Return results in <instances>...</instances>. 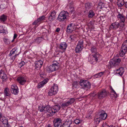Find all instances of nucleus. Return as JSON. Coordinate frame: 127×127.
<instances>
[{
	"label": "nucleus",
	"mask_w": 127,
	"mask_h": 127,
	"mask_svg": "<svg viewBox=\"0 0 127 127\" xmlns=\"http://www.w3.org/2000/svg\"><path fill=\"white\" fill-rule=\"evenodd\" d=\"M53 64L48 67L46 70L48 72H53L58 69L60 65V61L59 60H54L53 62Z\"/></svg>",
	"instance_id": "obj_1"
},
{
	"label": "nucleus",
	"mask_w": 127,
	"mask_h": 127,
	"mask_svg": "<svg viewBox=\"0 0 127 127\" xmlns=\"http://www.w3.org/2000/svg\"><path fill=\"white\" fill-rule=\"evenodd\" d=\"M60 106L59 105H55L52 107H50L49 106V116H51L60 110Z\"/></svg>",
	"instance_id": "obj_2"
},
{
	"label": "nucleus",
	"mask_w": 127,
	"mask_h": 127,
	"mask_svg": "<svg viewBox=\"0 0 127 127\" xmlns=\"http://www.w3.org/2000/svg\"><path fill=\"white\" fill-rule=\"evenodd\" d=\"M68 16V13L67 11H63L59 14L57 20L60 22L63 21L67 18Z\"/></svg>",
	"instance_id": "obj_3"
},
{
	"label": "nucleus",
	"mask_w": 127,
	"mask_h": 127,
	"mask_svg": "<svg viewBox=\"0 0 127 127\" xmlns=\"http://www.w3.org/2000/svg\"><path fill=\"white\" fill-rule=\"evenodd\" d=\"M107 116V114L105 113L104 111V110H101L99 116L98 117H97V116H95V121L99 123L102 119L105 120Z\"/></svg>",
	"instance_id": "obj_4"
},
{
	"label": "nucleus",
	"mask_w": 127,
	"mask_h": 127,
	"mask_svg": "<svg viewBox=\"0 0 127 127\" xmlns=\"http://www.w3.org/2000/svg\"><path fill=\"white\" fill-rule=\"evenodd\" d=\"M121 62V59L117 57H115L111 60L109 63V65L111 67L119 65Z\"/></svg>",
	"instance_id": "obj_5"
},
{
	"label": "nucleus",
	"mask_w": 127,
	"mask_h": 127,
	"mask_svg": "<svg viewBox=\"0 0 127 127\" xmlns=\"http://www.w3.org/2000/svg\"><path fill=\"white\" fill-rule=\"evenodd\" d=\"M79 83L82 88L85 89L90 88L91 83L87 80H81L79 82Z\"/></svg>",
	"instance_id": "obj_6"
},
{
	"label": "nucleus",
	"mask_w": 127,
	"mask_h": 127,
	"mask_svg": "<svg viewBox=\"0 0 127 127\" xmlns=\"http://www.w3.org/2000/svg\"><path fill=\"white\" fill-rule=\"evenodd\" d=\"M127 51V40H125L123 42L119 54L121 57L123 56Z\"/></svg>",
	"instance_id": "obj_7"
},
{
	"label": "nucleus",
	"mask_w": 127,
	"mask_h": 127,
	"mask_svg": "<svg viewBox=\"0 0 127 127\" xmlns=\"http://www.w3.org/2000/svg\"><path fill=\"white\" fill-rule=\"evenodd\" d=\"M58 89V86L57 85L54 84L49 90L48 92L49 95L52 96L55 95L57 93Z\"/></svg>",
	"instance_id": "obj_8"
},
{
	"label": "nucleus",
	"mask_w": 127,
	"mask_h": 127,
	"mask_svg": "<svg viewBox=\"0 0 127 127\" xmlns=\"http://www.w3.org/2000/svg\"><path fill=\"white\" fill-rule=\"evenodd\" d=\"M83 40L81 39L78 41L75 49L76 53H80L82 50L83 48Z\"/></svg>",
	"instance_id": "obj_9"
},
{
	"label": "nucleus",
	"mask_w": 127,
	"mask_h": 127,
	"mask_svg": "<svg viewBox=\"0 0 127 127\" xmlns=\"http://www.w3.org/2000/svg\"><path fill=\"white\" fill-rule=\"evenodd\" d=\"M100 57V55L97 53L94 55L91 54L89 57V61L91 62L93 61L91 63H92L95 62H98V60Z\"/></svg>",
	"instance_id": "obj_10"
},
{
	"label": "nucleus",
	"mask_w": 127,
	"mask_h": 127,
	"mask_svg": "<svg viewBox=\"0 0 127 127\" xmlns=\"http://www.w3.org/2000/svg\"><path fill=\"white\" fill-rule=\"evenodd\" d=\"M8 120L7 118L3 116L0 120V127H5V126L7 125Z\"/></svg>",
	"instance_id": "obj_11"
},
{
	"label": "nucleus",
	"mask_w": 127,
	"mask_h": 127,
	"mask_svg": "<svg viewBox=\"0 0 127 127\" xmlns=\"http://www.w3.org/2000/svg\"><path fill=\"white\" fill-rule=\"evenodd\" d=\"M49 106H47L45 107L43 106L42 105L38 106V110L41 112H44L45 113H46L47 115L49 116Z\"/></svg>",
	"instance_id": "obj_12"
},
{
	"label": "nucleus",
	"mask_w": 127,
	"mask_h": 127,
	"mask_svg": "<svg viewBox=\"0 0 127 127\" xmlns=\"http://www.w3.org/2000/svg\"><path fill=\"white\" fill-rule=\"evenodd\" d=\"M107 95V92L105 90L99 92L97 95L98 98L99 99H102L106 96Z\"/></svg>",
	"instance_id": "obj_13"
},
{
	"label": "nucleus",
	"mask_w": 127,
	"mask_h": 127,
	"mask_svg": "<svg viewBox=\"0 0 127 127\" xmlns=\"http://www.w3.org/2000/svg\"><path fill=\"white\" fill-rule=\"evenodd\" d=\"M55 127H60L62 125V120L60 118H57L54 119L53 121Z\"/></svg>",
	"instance_id": "obj_14"
},
{
	"label": "nucleus",
	"mask_w": 127,
	"mask_h": 127,
	"mask_svg": "<svg viewBox=\"0 0 127 127\" xmlns=\"http://www.w3.org/2000/svg\"><path fill=\"white\" fill-rule=\"evenodd\" d=\"M75 101V99L74 98H70L66 102L62 103V106L64 107L67 106L72 104Z\"/></svg>",
	"instance_id": "obj_15"
},
{
	"label": "nucleus",
	"mask_w": 127,
	"mask_h": 127,
	"mask_svg": "<svg viewBox=\"0 0 127 127\" xmlns=\"http://www.w3.org/2000/svg\"><path fill=\"white\" fill-rule=\"evenodd\" d=\"M10 91L12 93L15 95L17 94L19 92L18 87L15 84L11 86Z\"/></svg>",
	"instance_id": "obj_16"
},
{
	"label": "nucleus",
	"mask_w": 127,
	"mask_h": 127,
	"mask_svg": "<svg viewBox=\"0 0 127 127\" xmlns=\"http://www.w3.org/2000/svg\"><path fill=\"white\" fill-rule=\"evenodd\" d=\"M17 80L20 84L23 85L26 81V77L24 76H21L18 78Z\"/></svg>",
	"instance_id": "obj_17"
},
{
	"label": "nucleus",
	"mask_w": 127,
	"mask_h": 127,
	"mask_svg": "<svg viewBox=\"0 0 127 127\" xmlns=\"http://www.w3.org/2000/svg\"><path fill=\"white\" fill-rule=\"evenodd\" d=\"M56 17V12L55 11H53L51 12L48 17V20L49 21L51 22L55 19Z\"/></svg>",
	"instance_id": "obj_18"
},
{
	"label": "nucleus",
	"mask_w": 127,
	"mask_h": 127,
	"mask_svg": "<svg viewBox=\"0 0 127 127\" xmlns=\"http://www.w3.org/2000/svg\"><path fill=\"white\" fill-rule=\"evenodd\" d=\"M117 17L118 20L120 21V23L125 22V17L123 14L119 13L117 16Z\"/></svg>",
	"instance_id": "obj_19"
},
{
	"label": "nucleus",
	"mask_w": 127,
	"mask_h": 127,
	"mask_svg": "<svg viewBox=\"0 0 127 127\" xmlns=\"http://www.w3.org/2000/svg\"><path fill=\"white\" fill-rule=\"evenodd\" d=\"M43 63V61L40 60L35 61V68L37 69L40 68L41 67Z\"/></svg>",
	"instance_id": "obj_20"
},
{
	"label": "nucleus",
	"mask_w": 127,
	"mask_h": 127,
	"mask_svg": "<svg viewBox=\"0 0 127 127\" xmlns=\"http://www.w3.org/2000/svg\"><path fill=\"white\" fill-rule=\"evenodd\" d=\"M67 46L66 44L64 42L61 43L60 44L59 48L64 51L65 50Z\"/></svg>",
	"instance_id": "obj_21"
},
{
	"label": "nucleus",
	"mask_w": 127,
	"mask_h": 127,
	"mask_svg": "<svg viewBox=\"0 0 127 127\" xmlns=\"http://www.w3.org/2000/svg\"><path fill=\"white\" fill-rule=\"evenodd\" d=\"M7 78L6 74L2 70H1L0 71V78L3 79V81H5Z\"/></svg>",
	"instance_id": "obj_22"
},
{
	"label": "nucleus",
	"mask_w": 127,
	"mask_h": 127,
	"mask_svg": "<svg viewBox=\"0 0 127 127\" xmlns=\"http://www.w3.org/2000/svg\"><path fill=\"white\" fill-rule=\"evenodd\" d=\"M48 81V79H44L43 81L38 84L37 86V88H40L43 87L47 82Z\"/></svg>",
	"instance_id": "obj_23"
},
{
	"label": "nucleus",
	"mask_w": 127,
	"mask_h": 127,
	"mask_svg": "<svg viewBox=\"0 0 127 127\" xmlns=\"http://www.w3.org/2000/svg\"><path fill=\"white\" fill-rule=\"evenodd\" d=\"M4 95L5 97L10 96V93L9 89L8 88H5L4 91Z\"/></svg>",
	"instance_id": "obj_24"
},
{
	"label": "nucleus",
	"mask_w": 127,
	"mask_h": 127,
	"mask_svg": "<svg viewBox=\"0 0 127 127\" xmlns=\"http://www.w3.org/2000/svg\"><path fill=\"white\" fill-rule=\"evenodd\" d=\"M124 71V68L121 67L116 70V74H118L121 76L123 74Z\"/></svg>",
	"instance_id": "obj_25"
},
{
	"label": "nucleus",
	"mask_w": 127,
	"mask_h": 127,
	"mask_svg": "<svg viewBox=\"0 0 127 127\" xmlns=\"http://www.w3.org/2000/svg\"><path fill=\"white\" fill-rule=\"evenodd\" d=\"M72 23H71L68 25L66 29L67 32H71L74 30V28L72 26Z\"/></svg>",
	"instance_id": "obj_26"
},
{
	"label": "nucleus",
	"mask_w": 127,
	"mask_h": 127,
	"mask_svg": "<svg viewBox=\"0 0 127 127\" xmlns=\"http://www.w3.org/2000/svg\"><path fill=\"white\" fill-rule=\"evenodd\" d=\"M72 122L71 121L68 120L65 122L64 123L61 125L60 127H69Z\"/></svg>",
	"instance_id": "obj_27"
},
{
	"label": "nucleus",
	"mask_w": 127,
	"mask_h": 127,
	"mask_svg": "<svg viewBox=\"0 0 127 127\" xmlns=\"http://www.w3.org/2000/svg\"><path fill=\"white\" fill-rule=\"evenodd\" d=\"M17 52L18 51L17 48L15 47L10 51V53L9 54V56H11L12 55H13L15 54H17Z\"/></svg>",
	"instance_id": "obj_28"
},
{
	"label": "nucleus",
	"mask_w": 127,
	"mask_h": 127,
	"mask_svg": "<svg viewBox=\"0 0 127 127\" xmlns=\"http://www.w3.org/2000/svg\"><path fill=\"white\" fill-rule=\"evenodd\" d=\"M120 25V24L118 22H115L113 23L110 26V27L112 29H117Z\"/></svg>",
	"instance_id": "obj_29"
},
{
	"label": "nucleus",
	"mask_w": 127,
	"mask_h": 127,
	"mask_svg": "<svg viewBox=\"0 0 127 127\" xmlns=\"http://www.w3.org/2000/svg\"><path fill=\"white\" fill-rule=\"evenodd\" d=\"M42 38L38 37L33 40L32 42V43L39 44L42 41Z\"/></svg>",
	"instance_id": "obj_30"
},
{
	"label": "nucleus",
	"mask_w": 127,
	"mask_h": 127,
	"mask_svg": "<svg viewBox=\"0 0 127 127\" xmlns=\"http://www.w3.org/2000/svg\"><path fill=\"white\" fill-rule=\"evenodd\" d=\"M7 19V16L4 14L1 16L0 17V21L3 22H4Z\"/></svg>",
	"instance_id": "obj_31"
},
{
	"label": "nucleus",
	"mask_w": 127,
	"mask_h": 127,
	"mask_svg": "<svg viewBox=\"0 0 127 127\" xmlns=\"http://www.w3.org/2000/svg\"><path fill=\"white\" fill-rule=\"evenodd\" d=\"M90 50L92 53H95V54H98V53L97 52L95 46H92Z\"/></svg>",
	"instance_id": "obj_32"
},
{
	"label": "nucleus",
	"mask_w": 127,
	"mask_h": 127,
	"mask_svg": "<svg viewBox=\"0 0 127 127\" xmlns=\"http://www.w3.org/2000/svg\"><path fill=\"white\" fill-rule=\"evenodd\" d=\"M94 12L92 10H90L89 11L88 17L89 18H91L93 17L95 15Z\"/></svg>",
	"instance_id": "obj_33"
},
{
	"label": "nucleus",
	"mask_w": 127,
	"mask_h": 127,
	"mask_svg": "<svg viewBox=\"0 0 127 127\" xmlns=\"http://www.w3.org/2000/svg\"><path fill=\"white\" fill-rule=\"evenodd\" d=\"M79 83L77 81H75L73 82L72 84V86L74 88H77V86L78 85Z\"/></svg>",
	"instance_id": "obj_34"
},
{
	"label": "nucleus",
	"mask_w": 127,
	"mask_h": 127,
	"mask_svg": "<svg viewBox=\"0 0 127 127\" xmlns=\"http://www.w3.org/2000/svg\"><path fill=\"white\" fill-rule=\"evenodd\" d=\"M92 3L89 2L86 3L85 4V8H90L92 7Z\"/></svg>",
	"instance_id": "obj_35"
},
{
	"label": "nucleus",
	"mask_w": 127,
	"mask_h": 127,
	"mask_svg": "<svg viewBox=\"0 0 127 127\" xmlns=\"http://www.w3.org/2000/svg\"><path fill=\"white\" fill-rule=\"evenodd\" d=\"M82 121V120L81 119H77L74 120V122L75 124H78L81 123Z\"/></svg>",
	"instance_id": "obj_36"
},
{
	"label": "nucleus",
	"mask_w": 127,
	"mask_h": 127,
	"mask_svg": "<svg viewBox=\"0 0 127 127\" xmlns=\"http://www.w3.org/2000/svg\"><path fill=\"white\" fill-rule=\"evenodd\" d=\"M38 20H39L40 23L42 21L45 20V16L44 15L42 16L38 19Z\"/></svg>",
	"instance_id": "obj_37"
},
{
	"label": "nucleus",
	"mask_w": 127,
	"mask_h": 127,
	"mask_svg": "<svg viewBox=\"0 0 127 127\" xmlns=\"http://www.w3.org/2000/svg\"><path fill=\"white\" fill-rule=\"evenodd\" d=\"M40 22H39V21L38 20V19L36 20L34 22H33L32 23V24L33 25H38L40 23Z\"/></svg>",
	"instance_id": "obj_38"
},
{
	"label": "nucleus",
	"mask_w": 127,
	"mask_h": 127,
	"mask_svg": "<svg viewBox=\"0 0 127 127\" xmlns=\"http://www.w3.org/2000/svg\"><path fill=\"white\" fill-rule=\"evenodd\" d=\"M117 3L119 7H121L124 4L123 2H121L120 1H118Z\"/></svg>",
	"instance_id": "obj_39"
},
{
	"label": "nucleus",
	"mask_w": 127,
	"mask_h": 127,
	"mask_svg": "<svg viewBox=\"0 0 127 127\" xmlns=\"http://www.w3.org/2000/svg\"><path fill=\"white\" fill-rule=\"evenodd\" d=\"M104 3H100L98 4V7L99 8H104L105 7L106 8V7H104Z\"/></svg>",
	"instance_id": "obj_40"
},
{
	"label": "nucleus",
	"mask_w": 127,
	"mask_h": 127,
	"mask_svg": "<svg viewBox=\"0 0 127 127\" xmlns=\"http://www.w3.org/2000/svg\"><path fill=\"white\" fill-rule=\"evenodd\" d=\"M102 127H115L113 125L109 126L106 123H104L103 124Z\"/></svg>",
	"instance_id": "obj_41"
},
{
	"label": "nucleus",
	"mask_w": 127,
	"mask_h": 127,
	"mask_svg": "<svg viewBox=\"0 0 127 127\" xmlns=\"http://www.w3.org/2000/svg\"><path fill=\"white\" fill-rule=\"evenodd\" d=\"M25 63L23 61H22L19 64V66L20 68L23 66L25 64Z\"/></svg>",
	"instance_id": "obj_42"
},
{
	"label": "nucleus",
	"mask_w": 127,
	"mask_h": 127,
	"mask_svg": "<svg viewBox=\"0 0 127 127\" xmlns=\"http://www.w3.org/2000/svg\"><path fill=\"white\" fill-rule=\"evenodd\" d=\"M5 30L3 28L2 26H0V33H3L4 32Z\"/></svg>",
	"instance_id": "obj_43"
},
{
	"label": "nucleus",
	"mask_w": 127,
	"mask_h": 127,
	"mask_svg": "<svg viewBox=\"0 0 127 127\" xmlns=\"http://www.w3.org/2000/svg\"><path fill=\"white\" fill-rule=\"evenodd\" d=\"M104 72H101L98 73L99 77H101L104 73Z\"/></svg>",
	"instance_id": "obj_44"
},
{
	"label": "nucleus",
	"mask_w": 127,
	"mask_h": 127,
	"mask_svg": "<svg viewBox=\"0 0 127 127\" xmlns=\"http://www.w3.org/2000/svg\"><path fill=\"white\" fill-rule=\"evenodd\" d=\"M70 38L71 40V41H73L75 38V36L72 35L70 36Z\"/></svg>",
	"instance_id": "obj_45"
},
{
	"label": "nucleus",
	"mask_w": 127,
	"mask_h": 127,
	"mask_svg": "<svg viewBox=\"0 0 127 127\" xmlns=\"http://www.w3.org/2000/svg\"><path fill=\"white\" fill-rule=\"evenodd\" d=\"M19 54H16L14 56H12V57H11V59L12 61H14V60L15 59V58H16V57L17 55H19Z\"/></svg>",
	"instance_id": "obj_46"
},
{
	"label": "nucleus",
	"mask_w": 127,
	"mask_h": 127,
	"mask_svg": "<svg viewBox=\"0 0 127 127\" xmlns=\"http://www.w3.org/2000/svg\"><path fill=\"white\" fill-rule=\"evenodd\" d=\"M124 23H123L122 24H120V28L121 29V30H122V29L124 27L125 25V24Z\"/></svg>",
	"instance_id": "obj_47"
},
{
	"label": "nucleus",
	"mask_w": 127,
	"mask_h": 127,
	"mask_svg": "<svg viewBox=\"0 0 127 127\" xmlns=\"http://www.w3.org/2000/svg\"><path fill=\"white\" fill-rule=\"evenodd\" d=\"M17 35L16 33H14V35L13 36V39L12 40V42H13L14 40V39H15L17 37Z\"/></svg>",
	"instance_id": "obj_48"
},
{
	"label": "nucleus",
	"mask_w": 127,
	"mask_h": 127,
	"mask_svg": "<svg viewBox=\"0 0 127 127\" xmlns=\"http://www.w3.org/2000/svg\"><path fill=\"white\" fill-rule=\"evenodd\" d=\"M111 93L113 94L114 95H117V94L115 91H111Z\"/></svg>",
	"instance_id": "obj_49"
},
{
	"label": "nucleus",
	"mask_w": 127,
	"mask_h": 127,
	"mask_svg": "<svg viewBox=\"0 0 127 127\" xmlns=\"http://www.w3.org/2000/svg\"><path fill=\"white\" fill-rule=\"evenodd\" d=\"M99 77L98 75V73L96 74L94 76V78H97Z\"/></svg>",
	"instance_id": "obj_50"
},
{
	"label": "nucleus",
	"mask_w": 127,
	"mask_h": 127,
	"mask_svg": "<svg viewBox=\"0 0 127 127\" xmlns=\"http://www.w3.org/2000/svg\"><path fill=\"white\" fill-rule=\"evenodd\" d=\"M60 29L58 28L56 29V32H58L60 31Z\"/></svg>",
	"instance_id": "obj_51"
},
{
	"label": "nucleus",
	"mask_w": 127,
	"mask_h": 127,
	"mask_svg": "<svg viewBox=\"0 0 127 127\" xmlns=\"http://www.w3.org/2000/svg\"><path fill=\"white\" fill-rule=\"evenodd\" d=\"M2 116V113L1 112H0V118Z\"/></svg>",
	"instance_id": "obj_52"
},
{
	"label": "nucleus",
	"mask_w": 127,
	"mask_h": 127,
	"mask_svg": "<svg viewBox=\"0 0 127 127\" xmlns=\"http://www.w3.org/2000/svg\"><path fill=\"white\" fill-rule=\"evenodd\" d=\"M74 7L73 6V5H72H72H70V8H74Z\"/></svg>",
	"instance_id": "obj_53"
},
{
	"label": "nucleus",
	"mask_w": 127,
	"mask_h": 127,
	"mask_svg": "<svg viewBox=\"0 0 127 127\" xmlns=\"http://www.w3.org/2000/svg\"><path fill=\"white\" fill-rule=\"evenodd\" d=\"M7 40L6 39H3L5 43H6V42L7 41Z\"/></svg>",
	"instance_id": "obj_54"
},
{
	"label": "nucleus",
	"mask_w": 127,
	"mask_h": 127,
	"mask_svg": "<svg viewBox=\"0 0 127 127\" xmlns=\"http://www.w3.org/2000/svg\"><path fill=\"white\" fill-rule=\"evenodd\" d=\"M6 126H7V127H11L9 125V124H7V126H5V127Z\"/></svg>",
	"instance_id": "obj_55"
},
{
	"label": "nucleus",
	"mask_w": 127,
	"mask_h": 127,
	"mask_svg": "<svg viewBox=\"0 0 127 127\" xmlns=\"http://www.w3.org/2000/svg\"><path fill=\"white\" fill-rule=\"evenodd\" d=\"M125 6L126 8H127V2L125 4Z\"/></svg>",
	"instance_id": "obj_56"
},
{
	"label": "nucleus",
	"mask_w": 127,
	"mask_h": 127,
	"mask_svg": "<svg viewBox=\"0 0 127 127\" xmlns=\"http://www.w3.org/2000/svg\"><path fill=\"white\" fill-rule=\"evenodd\" d=\"M111 91H114L112 87L111 88Z\"/></svg>",
	"instance_id": "obj_57"
},
{
	"label": "nucleus",
	"mask_w": 127,
	"mask_h": 127,
	"mask_svg": "<svg viewBox=\"0 0 127 127\" xmlns=\"http://www.w3.org/2000/svg\"><path fill=\"white\" fill-rule=\"evenodd\" d=\"M111 91H114L112 87L111 88Z\"/></svg>",
	"instance_id": "obj_58"
},
{
	"label": "nucleus",
	"mask_w": 127,
	"mask_h": 127,
	"mask_svg": "<svg viewBox=\"0 0 127 127\" xmlns=\"http://www.w3.org/2000/svg\"><path fill=\"white\" fill-rule=\"evenodd\" d=\"M48 127H51L50 126V125H48Z\"/></svg>",
	"instance_id": "obj_59"
},
{
	"label": "nucleus",
	"mask_w": 127,
	"mask_h": 127,
	"mask_svg": "<svg viewBox=\"0 0 127 127\" xmlns=\"http://www.w3.org/2000/svg\"><path fill=\"white\" fill-rule=\"evenodd\" d=\"M110 1H112V0H109Z\"/></svg>",
	"instance_id": "obj_60"
},
{
	"label": "nucleus",
	"mask_w": 127,
	"mask_h": 127,
	"mask_svg": "<svg viewBox=\"0 0 127 127\" xmlns=\"http://www.w3.org/2000/svg\"><path fill=\"white\" fill-rule=\"evenodd\" d=\"M19 127H23L22 126H20Z\"/></svg>",
	"instance_id": "obj_61"
}]
</instances>
